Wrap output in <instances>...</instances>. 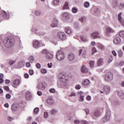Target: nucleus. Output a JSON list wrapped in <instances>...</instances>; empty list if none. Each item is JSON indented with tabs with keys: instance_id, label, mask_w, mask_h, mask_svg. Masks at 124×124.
I'll list each match as a JSON object with an SVG mask.
<instances>
[{
	"instance_id": "nucleus-1",
	"label": "nucleus",
	"mask_w": 124,
	"mask_h": 124,
	"mask_svg": "<svg viewBox=\"0 0 124 124\" xmlns=\"http://www.w3.org/2000/svg\"><path fill=\"white\" fill-rule=\"evenodd\" d=\"M3 43L7 48H12L15 45L14 39L10 37L5 38L3 40Z\"/></svg>"
},
{
	"instance_id": "nucleus-2",
	"label": "nucleus",
	"mask_w": 124,
	"mask_h": 124,
	"mask_svg": "<svg viewBox=\"0 0 124 124\" xmlns=\"http://www.w3.org/2000/svg\"><path fill=\"white\" fill-rule=\"evenodd\" d=\"M56 57L58 61L62 62V61H63L64 60V53H63V51H62V50H58L56 54Z\"/></svg>"
},
{
	"instance_id": "nucleus-3",
	"label": "nucleus",
	"mask_w": 124,
	"mask_h": 124,
	"mask_svg": "<svg viewBox=\"0 0 124 124\" xmlns=\"http://www.w3.org/2000/svg\"><path fill=\"white\" fill-rule=\"evenodd\" d=\"M105 79L107 82H112L113 79V73L109 72L106 74Z\"/></svg>"
},
{
	"instance_id": "nucleus-4",
	"label": "nucleus",
	"mask_w": 124,
	"mask_h": 124,
	"mask_svg": "<svg viewBox=\"0 0 124 124\" xmlns=\"http://www.w3.org/2000/svg\"><path fill=\"white\" fill-rule=\"evenodd\" d=\"M57 38H58V39H59L60 40L63 41L66 39V36L64 32H59L58 33H57Z\"/></svg>"
},
{
	"instance_id": "nucleus-5",
	"label": "nucleus",
	"mask_w": 124,
	"mask_h": 124,
	"mask_svg": "<svg viewBox=\"0 0 124 124\" xmlns=\"http://www.w3.org/2000/svg\"><path fill=\"white\" fill-rule=\"evenodd\" d=\"M42 53L46 54L47 60H52L53 59V55L47 49H44L42 51Z\"/></svg>"
},
{
	"instance_id": "nucleus-6",
	"label": "nucleus",
	"mask_w": 124,
	"mask_h": 124,
	"mask_svg": "<svg viewBox=\"0 0 124 124\" xmlns=\"http://www.w3.org/2000/svg\"><path fill=\"white\" fill-rule=\"evenodd\" d=\"M110 117H111V111L110 110L106 112L105 116L103 118L102 121L104 123H106L110 120Z\"/></svg>"
},
{
	"instance_id": "nucleus-7",
	"label": "nucleus",
	"mask_w": 124,
	"mask_h": 124,
	"mask_svg": "<svg viewBox=\"0 0 124 124\" xmlns=\"http://www.w3.org/2000/svg\"><path fill=\"white\" fill-rule=\"evenodd\" d=\"M59 79L61 82H62V83H66L67 81V78L65 77V75L63 73H60L59 75Z\"/></svg>"
},
{
	"instance_id": "nucleus-8",
	"label": "nucleus",
	"mask_w": 124,
	"mask_h": 124,
	"mask_svg": "<svg viewBox=\"0 0 124 124\" xmlns=\"http://www.w3.org/2000/svg\"><path fill=\"white\" fill-rule=\"evenodd\" d=\"M101 115V112H100V109H96L93 113V118L94 119V120H96V118L99 116Z\"/></svg>"
},
{
	"instance_id": "nucleus-9",
	"label": "nucleus",
	"mask_w": 124,
	"mask_h": 124,
	"mask_svg": "<svg viewBox=\"0 0 124 124\" xmlns=\"http://www.w3.org/2000/svg\"><path fill=\"white\" fill-rule=\"evenodd\" d=\"M91 38L95 39L96 38H100V35H99V32L95 31L91 34Z\"/></svg>"
},
{
	"instance_id": "nucleus-10",
	"label": "nucleus",
	"mask_w": 124,
	"mask_h": 124,
	"mask_svg": "<svg viewBox=\"0 0 124 124\" xmlns=\"http://www.w3.org/2000/svg\"><path fill=\"white\" fill-rule=\"evenodd\" d=\"M46 88V84L43 82H39L38 83L37 86V89H39V90H44Z\"/></svg>"
},
{
	"instance_id": "nucleus-11",
	"label": "nucleus",
	"mask_w": 124,
	"mask_h": 124,
	"mask_svg": "<svg viewBox=\"0 0 124 124\" xmlns=\"http://www.w3.org/2000/svg\"><path fill=\"white\" fill-rule=\"evenodd\" d=\"M32 45L34 48L38 49L40 47V43L38 41L35 40L33 42Z\"/></svg>"
},
{
	"instance_id": "nucleus-12",
	"label": "nucleus",
	"mask_w": 124,
	"mask_h": 124,
	"mask_svg": "<svg viewBox=\"0 0 124 124\" xmlns=\"http://www.w3.org/2000/svg\"><path fill=\"white\" fill-rule=\"evenodd\" d=\"M19 85H20V80L15 79L13 81L12 86L14 88H17Z\"/></svg>"
},
{
	"instance_id": "nucleus-13",
	"label": "nucleus",
	"mask_w": 124,
	"mask_h": 124,
	"mask_svg": "<svg viewBox=\"0 0 124 124\" xmlns=\"http://www.w3.org/2000/svg\"><path fill=\"white\" fill-rule=\"evenodd\" d=\"M81 71L82 73H88L89 70L85 65H83L81 67Z\"/></svg>"
},
{
	"instance_id": "nucleus-14",
	"label": "nucleus",
	"mask_w": 124,
	"mask_h": 124,
	"mask_svg": "<svg viewBox=\"0 0 124 124\" xmlns=\"http://www.w3.org/2000/svg\"><path fill=\"white\" fill-rule=\"evenodd\" d=\"M58 20L56 19H54L52 23L51 24V28H56V27L58 26Z\"/></svg>"
},
{
	"instance_id": "nucleus-15",
	"label": "nucleus",
	"mask_w": 124,
	"mask_h": 124,
	"mask_svg": "<svg viewBox=\"0 0 124 124\" xmlns=\"http://www.w3.org/2000/svg\"><path fill=\"white\" fill-rule=\"evenodd\" d=\"M19 109V104H13L12 106V111H17Z\"/></svg>"
},
{
	"instance_id": "nucleus-16",
	"label": "nucleus",
	"mask_w": 124,
	"mask_h": 124,
	"mask_svg": "<svg viewBox=\"0 0 124 124\" xmlns=\"http://www.w3.org/2000/svg\"><path fill=\"white\" fill-rule=\"evenodd\" d=\"M68 60L70 62H73L74 60H75V55L73 53H70L68 55Z\"/></svg>"
},
{
	"instance_id": "nucleus-17",
	"label": "nucleus",
	"mask_w": 124,
	"mask_h": 124,
	"mask_svg": "<svg viewBox=\"0 0 124 124\" xmlns=\"http://www.w3.org/2000/svg\"><path fill=\"white\" fill-rule=\"evenodd\" d=\"M109 32H114V30L111 28V27H108L106 28L105 35H108Z\"/></svg>"
},
{
	"instance_id": "nucleus-18",
	"label": "nucleus",
	"mask_w": 124,
	"mask_h": 124,
	"mask_svg": "<svg viewBox=\"0 0 124 124\" xmlns=\"http://www.w3.org/2000/svg\"><path fill=\"white\" fill-rule=\"evenodd\" d=\"M104 91L107 94H108L110 93V87L108 85H105L104 86Z\"/></svg>"
},
{
	"instance_id": "nucleus-19",
	"label": "nucleus",
	"mask_w": 124,
	"mask_h": 124,
	"mask_svg": "<svg viewBox=\"0 0 124 124\" xmlns=\"http://www.w3.org/2000/svg\"><path fill=\"white\" fill-rule=\"evenodd\" d=\"M114 44H120L121 43V38L120 37H115L113 39Z\"/></svg>"
},
{
	"instance_id": "nucleus-20",
	"label": "nucleus",
	"mask_w": 124,
	"mask_h": 124,
	"mask_svg": "<svg viewBox=\"0 0 124 124\" xmlns=\"http://www.w3.org/2000/svg\"><path fill=\"white\" fill-rule=\"evenodd\" d=\"M46 102L49 105L54 104V100H53L52 97H49L46 100Z\"/></svg>"
},
{
	"instance_id": "nucleus-21",
	"label": "nucleus",
	"mask_w": 124,
	"mask_h": 124,
	"mask_svg": "<svg viewBox=\"0 0 124 124\" xmlns=\"http://www.w3.org/2000/svg\"><path fill=\"white\" fill-rule=\"evenodd\" d=\"M31 94L29 92H26V98L27 100H31Z\"/></svg>"
},
{
	"instance_id": "nucleus-22",
	"label": "nucleus",
	"mask_w": 124,
	"mask_h": 124,
	"mask_svg": "<svg viewBox=\"0 0 124 124\" xmlns=\"http://www.w3.org/2000/svg\"><path fill=\"white\" fill-rule=\"evenodd\" d=\"M97 44L98 46V49L102 50V51H104V50H105V46H104V45H103L99 43H97Z\"/></svg>"
},
{
	"instance_id": "nucleus-23",
	"label": "nucleus",
	"mask_w": 124,
	"mask_h": 124,
	"mask_svg": "<svg viewBox=\"0 0 124 124\" xmlns=\"http://www.w3.org/2000/svg\"><path fill=\"white\" fill-rule=\"evenodd\" d=\"M1 14L2 16L3 17V18H5L6 20H8V19L9 18V16H7V14H6V12H5V11H2Z\"/></svg>"
},
{
	"instance_id": "nucleus-24",
	"label": "nucleus",
	"mask_w": 124,
	"mask_h": 124,
	"mask_svg": "<svg viewBox=\"0 0 124 124\" xmlns=\"http://www.w3.org/2000/svg\"><path fill=\"white\" fill-rule=\"evenodd\" d=\"M82 85H83V86H89V85H90V80L89 79L84 80L82 82Z\"/></svg>"
},
{
	"instance_id": "nucleus-25",
	"label": "nucleus",
	"mask_w": 124,
	"mask_h": 124,
	"mask_svg": "<svg viewBox=\"0 0 124 124\" xmlns=\"http://www.w3.org/2000/svg\"><path fill=\"white\" fill-rule=\"evenodd\" d=\"M112 7L116 8L118 7V0H113L112 2Z\"/></svg>"
},
{
	"instance_id": "nucleus-26",
	"label": "nucleus",
	"mask_w": 124,
	"mask_h": 124,
	"mask_svg": "<svg viewBox=\"0 0 124 124\" xmlns=\"http://www.w3.org/2000/svg\"><path fill=\"white\" fill-rule=\"evenodd\" d=\"M65 32L67 34H70V33H71V29H70V27H66L65 29Z\"/></svg>"
},
{
	"instance_id": "nucleus-27",
	"label": "nucleus",
	"mask_w": 124,
	"mask_h": 124,
	"mask_svg": "<svg viewBox=\"0 0 124 124\" xmlns=\"http://www.w3.org/2000/svg\"><path fill=\"white\" fill-rule=\"evenodd\" d=\"M62 17L64 18V19H66V20H68L69 19V14H68L67 13H64L62 14Z\"/></svg>"
},
{
	"instance_id": "nucleus-28",
	"label": "nucleus",
	"mask_w": 124,
	"mask_h": 124,
	"mask_svg": "<svg viewBox=\"0 0 124 124\" xmlns=\"http://www.w3.org/2000/svg\"><path fill=\"white\" fill-rule=\"evenodd\" d=\"M103 63V59L102 58L99 59L97 62L98 66H100V65H102Z\"/></svg>"
},
{
	"instance_id": "nucleus-29",
	"label": "nucleus",
	"mask_w": 124,
	"mask_h": 124,
	"mask_svg": "<svg viewBox=\"0 0 124 124\" xmlns=\"http://www.w3.org/2000/svg\"><path fill=\"white\" fill-rule=\"evenodd\" d=\"M79 21L81 23H85L86 21V17L85 16H81L80 18H79Z\"/></svg>"
},
{
	"instance_id": "nucleus-30",
	"label": "nucleus",
	"mask_w": 124,
	"mask_h": 124,
	"mask_svg": "<svg viewBox=\"0 0 124 124\" xmlns=\"http://www.w3.org/2000/svg\"><path fill=\"white\" fill-rule=\"evenodd\" d=\"M118 55L119 58H122V57H123L124 55V52H123V50H122V49L118 51Z\"/></svg>"
},
{
	"instance_id": "nucleus-31",
	"label": "nucleus",
	"mask_w": 124,
	"mask_h": 124,
	"mask_svg": "<svg viewBox=\"0 0 124 124\" xmlns=\"http://www.w3.org/2000/svg\"><path fill=\"white\" fill-rule=\"evenodd\" d=\"M113 60H114V57H113V56H109V57H108V63H110L113 61Z\"/></svg>"
},
{
	"instance_id": "nucleus-32",
	"label": "nucleus",
	"mask_w": 124,
	"mask_h": 124,
	"mask_svg": "<svg viewBox=\"0 0 124 124\" xmlns=\"http://www.w3.org/2000/svg\"><path fill=\"white\" fill-rule=\"evenodd\" d=\"M69 8V7L68 6V2H66L63 7V9H68Z\"/></svg>"
},
{
	"instance_id": "nucleus-33",
	"label": "nucleus",
	"mask_w": 124,
	"mask_h": 124,
	"mask_svg": "<svg viewBox=\"0 0 124 124\" xmlns=\"http://www.w3.org/2000/svg\"><path fill=\"white\" fill-rule=\"evenodd\" d=\"M74 28H75V29L78 30V29H79V28H80V25L79 24V23L76 22L74 24Z\"/></svg>"
},
{
	"instance_id": "nucleus-34",
	"label": "nucleus",
	"mask_w": 124,
	"mask_h": 124,
	"mask_svg": "<svg viewBox=\"0 0 124 124\" xmlns=\"http://www.w3.org/2000/svg\"><path fill=\"white\" fill-rule=\"evenodd\" d=\"M85 51V47L82 46L81 47V49H79L78 51V56H81V54H82V51Z\"/></svg>"
},
{
	"instance_id": "nucleus-35",
	"label": "nucleus",
	"mask_w": 124,
	"mask_h": 124,
	"mask_svg": "<svg viewBox=\"0 0 124 124\" xmlns=\"http://www.w3.org/2000/svg\"><path fill=\"white\" fill-rule=\"evenodd\" d=\"M33 61H34V58H33V56H30L29 58V61L30 62H33Z\"/></svg>"
},
{
	"instance_id": "nucleus-36",
	"label": "nucleus",
	"mask_w": 124,
	"mask_h": 124,
	"mask_svg": "<svg viewBox=\"0 0 124 124\" xmlns=\"http://www.w3.org/2000/svg\"><path fill=\"white\" fill-rule=\"evenodd\" d=\"M35 15H36L37 16H40V15H41V11L37 10L35 12Z\"/></svg>"
},
{
	"instance_id": "nucleus-37",
	"label": "nucleus",
	"mask_w": 124,
	"mask_h": 124,
	"mask_svg": "<svg viewBox=\"0 0 124 124\" xmlns=\"http://www.w3.org/2000/svg\"><path fill=\"white\" fill-rule=\"evenodd\" d=\"M80 39L82 42H87L88 39L84 37H81Z\"/></svg>"
},
{
	"instance_id": "nucleus-38",
	"label": "nucleus",
	"mask_w": 124,
	"mask_h": 124,
	"mask_svg": "<svg viewBox=\"0 0 124 124\" xmlns=\"http://www.w3.org/2000/svg\"><path fill=\"white\" fill-rule=\"evenodd\" d=\"M118 19L119 22H121V21H122V13H120L118 14Z\"/></svg>"
},
{
	"instance_id": "nucleus-39",
	"label": "nucleus",
	"mask_w": 124,
	"mask_h": 124,
	"mask_svg": "<svg viewBox=\"0 0 124 124\" xmlns=\"http://www.w3.org/2000/svg\"><path fill=\"white\" fill-rule=\"evenodd\" d=\"M84 5L86 8H88L90 6V3L88 1H86L84 3Z\"/></svg>"
},
{
	"instance_id": "nucleus-40",
	"label": "nucleus",
	"mask_w": 124,
	"mask_h": 124,
	"mask_svg": "<svg viewBox=\"0 0 124 124\" xmlns=\"http://www.w3.org/2000/svg\"><path fill=\"white\" fill-rule=\"evenodd\" d=\"M16 62V61H14V60H9V64L10 65H12V64H14V63H15Z\"/></svg>"
},
{
	"instance_id": "nucleus-41",
	"label": "nucleus",
	"mask_w": 124,
	"mask_h": 124,
	"mask_svg": "<svg viewBox=\"0 0 124 124\" xmlns=\"http://www.w3.org/2000/svg\"><path fill=\"white\" fill-rule=\"evenodd\" d=\"M119 35L121 36V37H124V31H120L119 32Z\"/></svg>"
},
{
	"instance_id": "nucleus-42",
	"label": "nucleus",
	"mask_w": 124,
	"mask_h": 124,
	"mask_svg": "<svg viewBox=\"0 0 124 124\" xmlns=\"http://www.w3.org/2000/svg\"><path fill=\"white\" fill-rule=\"evenodd\" d=\"M72 12L73 13H77V12H78V9L76 8H73L72 9Z\"/></svg>"
},
{
	"instance_id": "nucleus-43",
	"label": "nucleus",
	"mask_w": 124,
	"mask_h": 124,
	"mask_svg": "<svg viewBox=\"0 0 124 124\" xmlns=\"http://www.w3.org/2000/svg\"><path fill=\"white\" fill-rule=\"evenodd\" d=\"M97 51H96V48H95V47H93L92 49V55H93L94 53H96Z\"/></svg>"
},
{
	"instance_id": "nucleus-44",
	"label": "nucleus",
	"mask_w": 124,
	"mask_h": 124,
	"mask_svg": "<svg viewBox=\"0 0 124 124\" xmlns=\"http://www.w3.org/2000/svg\"><path fill=\"white\" fill-rule=\"evenodd\" d=\"M41 72L43 74H45V73L47 72V70H46V69H41Z\"/></svg>"
},
{
	"instance_id": "nucleus-45",
	"label": "nucleus",
	"mask_w": 124,
	"mask_h": 124,
	"mask_svg": "<svg viewBox=\"0 0 124 124\" xmlns=\"http://www.w3.org/2000/svg\"><path fill=\"white\" fill-rule=\"evenodd\" d=\"M59 2H60V0H54L53 1V4L54 5H57V4H58V3H59Z\"/></svg>"
},
{
	"instance_id": "nucleus-46",
	"label": "nucleus",
	"mask_w": 124,
	"mask_h": 124,
	"mask_svg": "<svg viewBox=\"0 0 124 124\" xmlns=\"http://www.w3.org/2000/svg\"><path fill=\"white\" fill-rule=\"evenodd\" d=\"M33 111L35 114H37V113H38V111H39V108H36L34 109Z\"/></svg>"
},
{
	"instance_id": "nucleus-47",
	"label": "nucleus",
	"mask_w": 124,
	"mask_h": 124,
	"mask_svg": "<svg viewBox=\"0 0 124 124\" xmlns=\"http://www.w3.org/2000/svg\"><path fill=\"white\" fill-rule=\"evenodd\" d=\"M78 95L80 96H84V92H82V91H79L78 92Z\"/></svg>"
},
{
	"instance_id": "nucleus-48",
	"label": "nucleus",
	"mask_w": 124,
	"mask_h": 124,
	"mask_svg": "<svg viewBox=\"0 0 124 124\" xmlns=\"http://www.w3.org/2000/svg\"><path fill=\"white\" fill-rule=\"evenodd\" d=\"M57 112H58V111L55 109H53L51 110V114H52V115L56 114Z\"/></svg>"
},
{
	"instance_id": "nucleus-49",
	"label": "nucleus",
	"mask_w": 124,
	"mask_h": 124,
	"mask_svg": "<svg viewBox=\"0 0 124 124\" xmlns=\"http://www.w3.org/2000/svg\"><path fill=\"white\" fill-rule=\"evenodd\" d=\"M49 92L51 93H56V90L54 88H51L49 89Z\"/></svg>"
},
{
	"instance_id": "nucleus-50",
	"label": "nucleus",
	"mask_w": 124,
	"mask_h": 124,
	"mask_svg": "<svg viewBox=\"0 0 124 124\" xmlns=\"http://www.w3.org/2000/svg\"><path fill=\"white\" fill-rule=\"evenodd\" d=\"M84 97H85V96H80L79 101L83 102L84 101Z\"/></svg>"
},
{
	"instance_id": "nucleus-51",
	"label": "nucleus",
	"mask_w": 124,
	"mask_h": 124,
	"mask_svg": "<svg viewBox=\"0 0 124 124\" xmlns=\"http://www.w3.org/2000/svg\"><path fill=\"white\" fill-rule=\"evenodd\" d=\"M44 117L46 119L49 117V115L48 114V112H45L44 114Z\"/></svg>"
},
{
	"instance_id": "nucleus-52",
	"label": "nucleus",
	"mask_w": 124,
	"mask_h": 124,
	"mask_svg": "<svg viewBox=\"0 0 124 124\" xmlns=\"http://www.w3.org/2000/svg\"><path fill=\"white\" fill-rule=\"evenodd\" d=\"M94 62L93 61H91L89 62V65L90 67H93V64H94Z\"/></svg>"
},
{
	"instance_id": "nucleus-53",
	"label": "nucleus",
	"mask_w": 124,
	"mask_h": 124,
	"mask_svg": "<svg viewBox=\"0 0 124 124\" xmlns=\"http://www.w3.org/2000/svg\"><path fill=\"white\" fill-rule=\"evenodd\" d=\"M6 98L7 99H10V98H11V95H10V94H7L6 95Z\"/></svg>"
},
{
	"instance_id": "nucleus-54",
	"label": "nucleus",
	"mask_w": 124,
	"mask_h": 124,
	"mask_svg": "<svg viewBox=\"0 0 124 124\" xmlns=\"http://www.w3.org/2000/svg\"><path fill=\"white\" fill-rule=\"evenodd\" d=\"M82 124H89V122L86 120H82L81 122Z\"/></svg>"
},
{
	"instance_id": "nucleus-55",
	"label": "nucleus",
	"mask_w": 124,
	"mask_h": 124,
	"mask_svg": "<svg viewBox=\"0 0 124 124\" xmlns=\"http://www.w3.org/2000/svg\"><path fill=\"white\" fill-rule=\"evenodd\" d=\"M75 89H76V90H80V89H81V86L78 84L75 86Z\"/></svg>"
},
{
	"instance_id": "nucleus-56",
	"label": "nucleus",
	"mask_w": 124,
	"mask_h": 124,
	"mask_svg": "<svg viewBox=\"0 0 124 124\" xmlns=\"http://www.w3.org/2000/svg\"><path fill=\"white\" fill-rule=\"evenodd\" d=\"M3 89L5 90V91H6L7 92H8L9 91V87L8 86H3Z\"/></svg>"
},
{
	"instance_id": "nucleus-57",
	"label": "nucleus",
	"mask_w": 124,
	"mask_h": 124,
	"mask_svg": "<svg viewBox=\"0 0 124 124\" xmlns=\"http://www.w3.org/2000/svg\"><path fill=\"white\" fill-rule=\"evenodd\" d=\"M36 67H37V68H41V65H40V63H38L36 64Z\"/></svg>"
},
{
	"instance_id": "nucleus-58",
	"label": "nucleus",
	"mask_w": 124,
	"mask_h": 124,
	"mask_svg": "<svg viewBox=\"0 0 124 124\" xmlns=\"http://www.w3.org/2000/svg\"><path fill=\"white\" fill-rule=\"evenodd\" d=\"M24 77L25 78H26V79L29 78L30 77V75H29V74L28 73H25L24 74Z\"/></svg>"
},
{
	"instance_id": "nucleus-59",
	"label": "nucleus",
	"mask_w": 124,
	"mask_h": 124,
	"mask_svg": "<svg viewBox=\"0 0 124 124\" xmlns=\"http://www.w3.org/2000/svg\"><path fill=\"white\" fill-rule=\"evenodd\" d=\"M124 64V62L123 61H121L119 63H118L119 66H123Z\"/></svg>"
},
{
	"instance_id": "nucleus-60",
	"label": "nucleus",
	"mask_w": 124,
	"mask_h": 124,
	"mask_svg": "<svg viewBox=\"0 0 124 124\" xmlns=\"http://www.w3.org/2000/svg\"><path fill=\"white\" fill-rule=\"evenodd\" d=\"M111 53L114 57H117V53H116V51H115V50H112L111 51Z\"/></svg>"
},
{
	"instance_id": "nucleus-61",
	"label": "nucleus",
	"mask_w": 124,
	"mask_h": 124,
	"mask_svg": "<svg viewBox=\"0 0 124 124\" xmlns=\"http://www.w3.org/2000/svg\"><path fill=\"white\" fill-rule=\"evenodd\" d=\"M86 99L88 101H91V99H92V97L91 96L88 95L86 97Z\"/></svg>"
},
{
	"instance_id": "nucleus-62",
	"label": "nucleus",
	"mask_w": 124,
	"mask_h": 124,
	"mask_svg": "<svg viewBox=\"0 0 124 124\" xmlns=\"http://www.w3.org/2000/svg\"><path fill=\"white\" fill-rule=\"evenodd\" d=\"M70 97H72V96H76V93H72L71 94L69 95Z\"/></svg>"
},
{
	"instance_id": "nucleus-63",
	"label": "nucleus",
	"mask_w": 124,
	"mask_h": 124,
	"mask_svg": "<svg viewBox=\"0 0 124 124\" xmlns=\"http://www.w3.org/2000/svg\"><path fill=\"white\" fill-rule=\"evenodd\" d=\"M29 73L30 75H33L34 72L32 70H29Z\"/></svg>"
},
{
	"instance_id": "nucleus-64",
	"label": "nucleus",
	"mask_w": 124,
	"mask_h": 124,
	"mask_svg": "<svg viewBox=\"0 0 124 124\" xmlns=\"http://www.w3.org/2000/svg\"><path fill=\"white\" fill-rule=\"evenodd\" d=\"M80 123V121L78 120H75L74 124H79Z\"/></svg>"
}]
</instances>
